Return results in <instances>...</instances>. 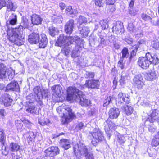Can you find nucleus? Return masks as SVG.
<instances>
[{"label": "nucleus", "instance_id": "nucleus-11", "mask_svg": "<svg viewBox=\"0 0 159 159\" xmlns=\"http://www.w3.org/2000/svg\"><path fill=\"white\" fill-rule=\"evenodd\" d=\"M112 29L113 32L117 34H122L125 31L123 23L120 21L113 23Z\"/></svg>", "mask_w": 159, "mask_h": 159}, {"label": "nucleus", "instance_id": "nucleus-19", "mask_svg": "<svg viewBox=\"0 0 159 159\" xmlns=\"http://www.w3.org/2000/svg\"><path fill=\"white\" fill-rule=\"evenodd\" d=\"M48 39L45 34H40L39 38V48H45L48 43Z\"/></svg>", "mask_w": 159, "mask_h": 159}, {"label": "nucleus", "instance_id": "nucleus-38", "mask_svg": "<svg viewBox=\"0 0 159 159\" xmlns=\"http://www.w3.org/2000/svg\"><path fill=\"white\" fill-rule=\"evenodd\" d=\"M87 22V19L83 16H80L78 19L77 23L81 24L83 23H86Z\"/></svg>", "mask_w": 159, "mask_h": 159}, {"label": "nucleus", "instance_id": "nucleus-26", "mask_svg": "<svg viewBox=\"0 0 159 159\" xmlns=\"http://www.w3.org/2000/svg\"><path fill=\"white\" fill-rule=\"evenodd\" d=\"M118 99L116 101V104L120 106L125 101L126 95L122 92H120L118 95Z\"/></svg>", "mask_w": 159, "mask_h": 159}, {"label": "nucleus", "instance_id": "nucleus-55", "mask_svg": "<svg viewBox=\"0 0 159 159\" xmlns=\"http://www.w3.org/2000/svg\"><path fill=\"white\" fill-rule=\"evenodd\" d=\"M7 0H0V10L3 7H6Z\"/></svg>", "mask_w": 159, "mask_h": 159}, {"label": "nucleus", "instance_id": "nucleus-52", "mask_svg": "<svg viewBox=\"0 0 159 159\" xmlns=\"http://www.w3.org/2000/svg\"><path fill=\"white\" fill-rule=\"evenodd\" d=\"M84 157H85L86 159H94L93 154L89 152Z\"/></svg>", "mask_w": 159, "mask_h": 159}, {"label": "nucleus", "instance_id": "nucleus-20", "mask_svg": "<svg viewBox=\"0 0 159 159\" xmlns=\"http://www.w3.org/2000/svg\"><path fill=\"white\" fill-rule=\"evenodd\" d=\"M120 111L118 108L114 107L110 108L108 114L109 118L111 119H117L119 116Z\"/></svg>", "mask_w": 159, "mask_h": 159}, {"label": "nucleus", "instance_id": "nucleus-15", "mask_svg": "<svg viewBox=\"0 0 159 159\" xmlns=\"http://www.w3.org/2000/svg\"><path fill=\"white\" fill-rule=\"evenodd\" d=\"M10 97V96L9 94L5 93L0 97V101L2 104H3L6 107L11 106L12 104V100Z\"/></svg>", "mask_w": 159, "mask_h": 159}, {"label": "nucleus", "instance_id": "nucleus-21", "mask_svg": "<svg viewBox=\"0 0 159 159\" xmlns=\"http://www.w3.org/2000/svg\"><path fill=\"white\" fill-rule=\"evenodd\" d=\"M39 37L38 33L33 32L29 35L28 40L31 44H36L39 42Z\"/></svg>", "mask_w": 159, "mask_h": 159}, {"label": "nucleus", "instance_id": "nucleus-44", "mask_svg": "<svg viewBox=\"0 0 159 159\" xmlns=\"http://www.w3.org/2000/svg\"><path fill=\"white\" fill-rule=\"evenodd\" d=\"M149 123L148 125V130L150 132H154L156 130V127L154 125L153 123Z\"/></svg>", "mask_w": 159, "mask_h": 159}, {"label": "nucleus", "instance_id": "nucleus-39", "mask_svg": "<svg viewBox=\"0 0 159 159\" xmlns=\"http://www.w3.org/2000/svg\"><path fill=\"white\" fill-rule=\"evenodd\" d=\"M37 108L34 106H31L30 107L27 109L26 111L32 114H35L37 113Z\"/></svg>", "mask_w": 159, "mask_h": 159}, {"label": "nucleus", "instance_id": "nucleus-29", "mask_svg": "<svg viewBox=\"0 0 159 159\" xmlns=\"http://www.w3.org/2000/svg\"><path fill=\"white\" fill-rule=\"evenodd\" d=\"M0 78L7 79L6 71L3 64H0Z\"/></svg>", "mask_w": 159, "mask_h": 159}, {"label": "nucleus", "instance_id": "nucleus-14", "mask_svg": "<svg viewBox=\"0 0 159 159\" xmlns=\"http://www.w3.org/2000/svg\"><path fill=\"white\" fill-rule=\"evenodd\" d=\"M34 91L36 95H35L36 101L41 105L42 104L41 100L43 99V96L40 87L39 86H36L34 88Z\"/></svg>", "mask_w": 159, "mask_h": 159}, {"label": "nucleus", "instance_id": "nucleus-7", "mask_svg": "<svg viewBox=\"0 0 159 159\" xmlns=\"http://www.w3.org/2000/svg\"><path fill=\"white\" fill-rule=\"evenodd\" d=\"M52 92V98L55 101H58V98L61 97L62 88L60 85H54L51 88Z\"/></svg>", "mask_w": 159, "mask_h": 159}, {"label": "nucleus", "instance_id": "nucleus-24", "mask_svg": "<svg viewBox=\"0 0 159 159\" xmlns=\"http://www.w3.org/2000/svg\"><path fill=\"white\" fill-rule=\"evenodd\" d=\"M8 21L7 22H7H9L10 25H15L17 23V16L15 13H11L9 14Z\"/></svg>", "mask_w": 159, "mask_h": 159}, {"label": "nucleus", "instance_id": "nucleus-27", "mask_svg": "<svg viewBox=\"0 0 159 159\" xmlns=\"http://www.w3.org/2000/svg\"><path fill=\"white\" fill-rule=\"evenodd\" d=\"M61 144L65 150H67L70 147V143L69 140L63 139L60 140Z\"/></svg>", "mask_w": 159, "mask_h": 159}, {"label": "nucleus", "instance_id": "nucleus-4", "mask_svg": "<svg viewBox=\"0 0 159 159\" xmlns=\"http://www.w3.org/2000/svg\"><path fill=\"white\" fill-rule=\"evenodd\" d=\"M74 152L77 159H82L88 152L87 147L84 144H78L73 147Z\"/></svg>", "mask_w": 159, "mask_h": 159}, {"label": "nucleus", "instance_id": "nucleus-61", "mask_svg": "<svg viewBox=\"0 0 159 159\" xmlns=\"http://www.w3.org/2000/svg\"><path fill=\"white\" fill-rule=\"evenodd\" d=\"M98 41L100 43L99 44H104L105 43V39L102 36L99 37L98 39Z\"/></svg>", "mask_w": 159, "mask_h": 159}, {"label": "nucleus", "instance_id": "nucleus-62", "mask_svg": "<svg viewBox=\"0 0 159 159\" xmlns=\"http://www.w3.org/2000/svg\"><path fill=\"white\" fill-rule=\"evenodd\" d=\"M7 78L9 79V80H11L14 77V75L11 72H8L7 74H6Z\"/></svg>", "mask_w": 159, "mask_h": 159}, {"label": "nucleus", "instance_id": "nucleus-50", "mask_svg": "<svg viewBox=\"0 0 159 159\" xmlns=\"http://www.w3.org/2000/svg\"><path fill=\"white\" fill-rule=\"evenodd\" d=\"M94 75V73L93 72L87 71L85 73L86 78H93Z\"/></svg>", "mask_w": 159, "mask_h": 159}, {"label": "nucleus", "instance_id": "nucleus-36", "mask_svg": "<svg viewBox=\"0 0 159 159\" xmlns=\"http://www.w3.org/2000/svg\"><path fill=\"white\" fill-rule=\"evenodd\" d=\"M6 135L4 130L2 129H0V142L3 145L6 141Z\"/></svg>", "mask_w": 159, "mask_h": 159}, {"label": "nucleus", "instance_id": "nucleus-25", "mask_svg": "<svg viewBox=\"0 0 159 159\" xmlns=\"http://www.w3.org/2000/svg\"><path fill=\"white\" fill-rule=\"evenodd\" d=\"M66 12L67 15L72 17L76 16L78 13L77 11L75 9H72L71 6L66 7Z\"/></svg>", "mask_w": 159, "mask_h": 159}, {"label": "nucleus", "instance_id": "nucleus-1", "mask_svg": "<svg viewBox=\"0 0 159 159\" xmlns=\"http://www.w3.org/2000/svg\"><path fill=\"white\" fill-rule=\"evenodd\" d=\"M67 98L70 100L79 102L83 106L87 107L90 104V100L87 99L83 92L75 87H69L67 90Z\"/></svg>", "mask_w": 159, "mask_h": 159}, {"label": "nucleus", "instance_id": "nucleus-5", "mask_svg": "<svg viewBox=\"0 0 159 159\" xmlns=\"http://www.w3.org/2000/svg\"><path fill=\"white\" fill-rule=\"evenodd\" d=\"M60 150L57 147L52 146L48 148L44 151L45 157H43L42 159H45V157H53L58 154Z\"/></svg>", "mask_w": 159, "mask_h": 159}, {"label": "nucleus", "instance_id": "nucleus-56", "mask_svg": "<svg viewBox=\"0 0 159 159\" xmlns=\"http://www.w3.org/2000/svg\"><path fill=\"white\" fill-rule=\"evenodd\" d=\"M116 38L114 36L111 35L108 37V40L110 43H114L116 41Z\"/></svg>", "mask_w": 159, "mask_h": 159}, {"label": "nucleus", "instance_id": "nucleus-40", "mask_svg": "<svg viewBox=\"0 0 159 159\" xmlns=\"http://www.w3.org/2000/svg\"><path fill=\"white\" fill-rule=\"evenodd\" d=\"M117 141L120 145H121L125 143L126 139L125 137L120 135L117 136Z\"/></svg>", "mask_w": 159, "mask_h": 159}, {"label": "nucleus", "instance_id": "nucleus-59", "mask_svg": "<svg viewBox=\"0 0 159 159\" xmlns=\"http://www.w3.org/2000/svg\"><path fill=\"white\" fill-rule=\"evenodd\" d=\"M62 20V17L61 15H59L55 17L54 20L58 23L61 22Z\"/></svg>", "mask_w": 159, "mask_h": 159}, {"label": "nucleus", "instance_id": "nucleus-46", "mask_svg": "<svg viewBox=\"0 0 159 159\" xmlns=\"http://www.w3.org/2000/svg\"><path fill=\"white\" fill-rule=\"evenodd\" d=\"M152 47L155 49H159V40L157 39L152 42Z\"/></svg>", "mask_w": 159, "mask_h": 159}, {"label": "nucleus", "instance_id": "nucleus-31", "mask_svg": "<svg viewBox=\"0 0 159 159\" xmlns=\"http://www.w3.org/2000/svg\"><path fill=\"white\" fill-rule=\"evenodd\" d=\"M70 45H66L64 46V47L61 50V53L66 56H67L72 49V46H71Z\"/></svg>", "mask_w": 159, "mask_h": 159}, {"label": "nucleus", "instance_id": "nucleus-2", "mask_svg": "<svg viewBox=\"0 0 159 159\" xmlns=\"http://www.w3.org/2000/svg\"><path fill=\"white\" fill-rule=\"evenodd\" d=\"M74 42L78 45L81 46L83 45L84 41L77 36L74 37H66L63 34H61L58 38L55 45L61 47L66 45L72 44Z\"/></svg>", "mask_w": 159, "mask_h": 159}, {"label": "nucleus", "instance_id": "nucleus-57", "mask_svg": "<svg viewBox=\"0 0 159 159\" xmlns=\"http://www.w3.org/2000/svg\"><path fill=\"white\" fill-rule=\"evenodd\" d=\"M35 137L36 135L33 132H29V136L28 138L31 141L33 140L35 138Z\"/></svg>", "mask_w": 159, "mask_h": 159}, {"label": "nucleus", "instance_id": "nucleus-12", "mask_svg": "<svg viewBox=\"0 0 159 159\" xmlns=\"http://www.w3.org/2000/svg\"><path fill=\"white\" fill-rule=\"evenodd\" d=\"M138 63L139 66L143 69H147L148 68L150 65V62L146 54L145 57L139 58Z\"/></svg>", "mask_w": 159, "mask_h": 159}, {"label": "nucleus", "instance_id": "nucleus-23", "mask_svg": "<svg viewBox=\"0 0 159 159\" xmlns=\"http://www.w3.org/2000/svg\"><path fill=\"white\" fill-rule=\"evenodd\" d=\"M32 23L33 25H38L41 24L43 20V19L38 15L34 14L31 16Z\"/></svg>", "mask_w": 159, "mask_h": 159}, {"label": "nucleus", "instance_id": "nucleus-30", "mask_svg": "<svg viewBox=\"0 0 159 159\" xmlns=\"http://www.w3.org/2000/svg\"><path fill=\"white\" fill-rule=\"evenodd\" d=\"M157 76V74L155 71L151 70L150 72L146 75V78L147 80L152 81L155 79Z\"/></svg>", "mask_w": 159, "mask_h": 159}, {"label": "nucleus", "instance_id": "nucleus-63", "mask_svg": "<svg viewBox=\"0 0 159 159\" xmlns=\"http://www.w3.org/2000/svg\"><path fill=\"white\" fill-rule=\"evenodd\" d=\"M116 0H106V3L107 5H113Z\"/></svg>", "mask_w": 159, "mask_h": 159}, {"label": "nucleus", "instance_id": "nucleus-51", "mask_svg": "<svg viewBox=\"0 0 159 159\" xmlns=\"http://www.w3.org/2000/svg\"><path fill=\"white\" fill-rule=\"evenodd\" d=\"M141 18L142 19L145 21H149L151 19L150 16L144 14H142L141 15Z\"/></svg>", "mask_w": 159, "mask_h": 159}, {"label": "nucleus", "instance_id": "nucleus-37", "mask_svg": "<svg viewBox=\"0 0 159 159\" xmlns=\"http://www.w3.org/2000/svg\"><path fill=\"white\" fill-rule=\"evenodd\" d=\"M39 123L42 126L48 125L50 124V121L49 119H47L44 120H39Z\"/></svg>", "mask_w": 159, "mask_h": 159}, {"label": "nucleus", "instance_id": "nucleus-48", "mask_svg": "<svg viewBox=\"0 0 159 159\" xmlns=\"http://www.w3.org/2000/svg\"><path fill=\"white\" fill-rule=\"evenodd\" d=\"M159 144V139L155 137L152 140V145L154 146H157Z\"/></svg>", "mask_w": 159, "mask_h": 159}, {"label": "nucleus", "instance_id": "nucleus-41", "mask_svg": "<svg viewBox=\"0 0 159 159\" xmlns=\"http://www.w3.org/2000/svg\"><path fill=\"white\" fill-rule=\"evenodd\" d=\"M138 47L136 46L134 48V49L131 51L130 52V56L129 58V61H131V60L134 58V57L135 56L136 54V52H137Z\"/></svg>", "mask_w": 159, "mask_h": 159}, {"label": "nucleus", "instance_id": "nucleus-53", "mask_svg": "<svg viewBox=\"0 0 159 159\" xmlns=\"http://www.w3.org/2000/svg\"><path fill=\"white\" fill-rule=\"evenodd\" d=\"M118 66L119 67H120L121 69H123L124 68V64L123 63V58H120L119 61Z\"/></svg>", "mask_w": 159, "mask_h": 159}, {"label": "nucleus", "instance_id": "nucleus-35", "mask_svg": "<svg viewBox=\"0 0 159 159\" xmlns=\"http://www.w3.org/2000/svg\"><path fill=\"white\" fill-rule=\"evenodd\" d=\"M108 20L104 19L101 20L99 22V25L101 26V29L102 30L107 29L108 28Z\"/></svg>", "mask_w": 159, "mask_h": 159}, {"label": "nucleus", "instance_id": "nucleus-58", "mask_svg": "<svg viewBox=\"0 0 159 159\" xmlns=\"http://www.w3.org/2000/svg\"><path fill=\"white\" fill-rule=\"evenodd\" d=\"M103 0H95L96 5L101 7L103 3Z\"/></svg>", "mask_w": 159, "mask_h": 159}, {"label": "nucleus", "instance_id": "nucleus-60", "mask_svg": "<svg viewBox=\"0 0 159 159\" xmlns=\"http://www.w3.org/2000/svg\"><path fill=\"white\" fill-rule=\"evenodd\" d=\"M127 29L130 32H132L133 31L134 29V27L133 26V25L132 23H130L128 24V26Z\"/></svg>", "mask_w": 159, "mask_h": 159}, {"label": "nucleus", "instance_id": "nucleus-3", "mask_svg": "<svg viewBox=\"0 0 159 159\" xmlns=\"http://www.w3.org/2000/svg\"><path fill=\"white\" fill-rule=\"evenodd\" d=\"M88 137L89 138L92 139V143L95 146L104 139L103 134L99 129L98 128H95L93 132H89Z\"/></svg>", "mask_w": 159, "mask_h": 159}, {"label": "nucleus", "instance_id": "nucleus-8", "mask_svg": "<svg viewBox=\"0 0 159 159\" xmlns=\"http://www.w3.org/2000/svg\"><path fill=\"white\" fill-rule=\"evenodd\" d=\"M62 111H64L63 114L66 123L68 122L75 116L74 113L72 111V109L68 107H66L65 108H63Z\"/></svg>", "mask_w": 159, "mask_h": 159}, {"label": "nucleus", "instance_id": "nucleus-22", "mask_svg": "<svg viewBox=\"0 0 159 159\" xmlns=\"http://www.w3.org/2000/svg\"><path fill=\"white\" fill-rule=\"evenodd\" d=\"M146 54L150 62V64H152L156 65L158 64L159 59L157 55L153 54H151L149 53H147Z\"/></svg>", "mask_w": 159, "mask_h": 159}, {"label": "nucleus", "instance_id": "nucleus-9", "mask_svg": "<svg viewBox=\"0 0 159 159\" xmlns=\"http://www.w3.org/2000/svg\"><path fill=\"white\" fill-rule=\"evenodd\" d=\"M143 79L140 74L135 75L133 79V85L138 89H142L144 85Z\"/></svg>", "mask_w": 159, "mask_h": 159}, {"label": "nucleus", "instance_id": "nucleus-47", "mask_svg": "<svg viewBox=\"0 0 159 159\" xmlns=\"http://www.w3.org/2000/svg\"><path fill=\"white\" fill-rule=\"evenodd\" d=\"M109 117L107 120H106V123H107L109 127L113 128L115 126V124L111 121Z\"/></svg>", "mask_w": 159, "mask_h": 159}, {"label": "nucleus", "instance_id": "nucleus-16", "mask_svg": "<svg viewBox=\"0 0 159 159\" xmlns=\"http://www.w3.org/2000/svg\"><path fill=\"white\" fill-rule=\"evenodd\" d=\"M84 86L88 88L98 89L99 86V80H86Z\"/></svg>", "mask_w": 159, "mask_h": 159}, {"label": "nucleus", "instance_id": "nucleus-6", "mask_svg": "<svg viewBox=\"0 0 159 159\" xmlns=\"http://www.w3.org/2000/svg\"><path fill=\"white\" fill-rule=\"evenodd\" d=\"M6 7H7L5 13V18H8L12 11H15L17 7L16 3L13 2L12 0H7Z\"/></svg>", "mask_w": 159, "mask_h": 159}, {"label": "nucleus", "instance_id": "nucleus-10", "mask_svg": "<svg viewBox=\"0 0 159 159\" xmlns=\"http://www.w3.org/2000/svg\"><path fill=\"white\" fill-rule=\"evenodd\" d=\"M12 32V34L9 38V40L12 42L15 43L18 40H21L23 39V34H20L18 29L16 28H13Z\"/></svg>", "mask_w": 159, "mask_h": 159}, {"label": "nucleus", "instance_id": "nucleus-43", "mask_svg": "<svg viewBox=\"0 0 159 159\" xmlns=\"http://www.w3.org/2000/svg\"><path fill=\"white\" fill-rule=\"evenodd\" d=\"M121 52L122 53V57L121 58H127L129 56V53L128 52V50L127 48H124L122 50Z\"/></svg>", "mask_w": 159, "mask_h": 159}, {"label": "nucleus", "instance_id": "nucleus-54", "mask_svg": "<svg viewBox=\"0 0 159 159\" xmlns=\"http://www.w3.org/2000/svg\"><path fill=\"white\" fill-rule=\"evenodd\" d=\"M129 13L132 16H134L136 14V11L133 9V8H128Z\"/></svg>", "mask_w": 159, "mask_h": 159}, {"label": "nucleus", "instance_id": "nucleus-49", "mask_svg": "<svg viewBox=\"0 0 159 159\" xmlns=\"http://www.w3.org/2000/svg\"><path fill=\"white\" fill-rule=\"evenodd\" d=\"M122 74L121 79L119 81L121 85L124 84L125 83V81L127 79V75H123V72H122Z\"/></svg>", "mask_w": 159, "mask_h": 159}, {"label": "nucleus", "instance_id": "nucleus-17", "mask_svg": "<svg viewBox=\"0 0 159 159\" xmlns=\"http://www.w3.org/2000/svg\"><path fill=\"white\" fill-rule=\"evenodd\" d=\"M7 90L18 92L20 90V87L18 83L15 80L11 81L7 86Z\"/></svg>", "mask_w": 159, "mask_h": 159}, {"label": "nucleus", "instance_id": "nucleus-32", "mask_svg": "<svg viewBox=\"0 0 159 159\" xmlns=\"http://www.w3.org/2000/svg\"><path fill=\"white\" fill-rule=\"evenodd\" d=\"M59 30L57 28L53 26L49 27L48 28V33L50 35L54 37L58 34Z\"/></svg>", "mask_w": 159, "mask_h": 159}, {"label": "nucleus", "instance_id": "nucleus-28", "mask_svg": "<svg viewBox=\"0 0 159 159\" xmlns=\"http://www.w3.org/2000/svg\"><path fill=\"white\" fill-rule=\"evenodd\" d=\"M9 149L12 152H17L20 150V146L16 143H11L9 145Z\"/></svg>", "mask_w": 159, "mask_h": 159}, {"label": "nucleus", "instance_id": "nucleus-64", "mask_svg": "<svg viewBox=\"0 0 159 159\" xmlns=\"http://www.w3.org/2000/svg\"><path fill=\"white\" fill-rule=\"evenodd\" d=\"M125 41L128 44H131L132 43V39L129 37H127L125 39Z\"/></svg>", "mask_w": 159, "mask_h": 159}, {"label": "nucleus", "instance_id": "nucleus-45", "mask_svg": "<svg viewBox=\"0 0 159 159\" xmlns=\"http://www.w3.org/2000/svg\"><path fill=\"white\" fill-rule=\"evenodd\" d=\"M84 126V124L82 122H79L76 124V125L75 128V130L76 131H78L82 129Z\"/></svg>", "mask_w": 159, "mask_h": 159}, {"label": "nucleus", "instance_id": "nucleus-33", "mask_svg": "<svg viewBox=\"0 0 159 159\" xmlns=\"http://www.w3.org/2000/svg\"><path fill=\"white\" fill-rule=\"evenodd\" d=\"M89 32V30L88 27L84 26L80 30V34L83 37H86L87 36Z\"/></svg>", "mask_w": 159, "mask_h": 159}, {"label": "nucleus", "instance_id": "nucleus-34", "mask_svg": "<svg viewBox=\"0 0 159 159\" xmlns=\"http://www.w3.org/2000/svg\"><path fill=\"white\" fill-rule=\"evenodd\" d=\"M124 111L127 116L131 115L133 111V109L131 106L126 105L123 107Z\"/></svg>", "mask_w": 159, "mask_h": 159}, {"label": "nucleus", "instance_id": "nucleus-42", "mask_svg": "<svg viewBox=\"0 0 159 159\" xmlns=\"http://www.w3.org/2000/svg\"><path fill=\"white\" fill-rule=\"evenodd\" d=\"M113 99V98L110 96L109 97H108L106 99L104 100L103 102V106L104 107L107 106L109 104L110 102H111L112 100Z\"/></svg>", "mask_w": 159, "mask_h": 159}, {"label": "nucleus", "instance_id": "nucleus-13", "mask_svg": "<svg viewBox=\"0 0 159 159\" xmlns=\"http://www.w3.org/2000/svg\"><path fill=\"white\" fill-rule=\"evenodd\" d=\"M74 28V20L70 19L66 23L64 27L65 31L67 34L70 35L73 31Z\"/></svg>", "mask_w": 159, "mask_h": 159}, {"label": "nucleus", "instance_id": "nucleus-18", "mask_svg": "<svg viewBox=\"0 0 159 159\" xmlns=\"http://www.w3.org/2000/svg\"><path fill=\"white\" fill-rule=\"evenodd\" d=\"M29 22L28 20L25 17H23L22 18V20L19 26L16 28L18 29L20 34H23V29H27L29 28Z\"/></svg>", "mask_w": 159, "mask_h": 159}]
</instances>
